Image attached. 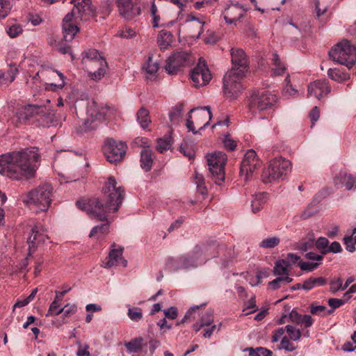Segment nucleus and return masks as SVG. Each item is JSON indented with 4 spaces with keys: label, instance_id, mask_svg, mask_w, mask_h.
<instances>
[{
    "label": "nucleus",
    "instance_id": "1",
    "mask_svg": "<svg viewBox=\"0 0 356 356\" xmlns=\"http://www.w3.org/2000/svg\"><path fill=\"white\" fill-rule=\"evenodd\" d=\"M40 155L38 148H24L0 156V174L15 180L34 177Z\"/></svg>",
    "mask_w": 356,
    "mask_h": 356
},
{
    "label": "nucleus",
    "instance_id": "2",
    "mask_svg": "<svg viewBox=\"0 0 356 356\" xmlns=\"http://www.w3.org/2000/svg\"><path fill=\"white\" fill-rule=\"evenodd\" d=\"M76 204L79 209L104 222L102 225L94 227L89 234L90 238H95L97 241L103 238L109 232L107 211L104 209V204L98 198L77 201Z\"/></svg>",
    "mask_w": 356,
    "mask_h": 356
},
{
    "label": "nucleus",
    "instance_id": "3",
    "mask_svg": "<svg viewBox=\"0 0 356 356\" xmlns=\"http://www.w3.org/2000/svg\"><path fill=\"white\" fill-rule=\"evenodd\" d=\"M53 187L50 184L40 185L21 195L22 202L35 207L36 212L47 211L51 203Z\"/></svg>",
    "mask_w": 356,
    "mask_h": 356
},
{
    "label": "nucleus",
    "instance_id": "4",
    "mask_svg": "<svg viewBox=\"0 0 356 356\" xmlns=\"http://www.w3.org/2000/svg\"><path fill=\"white\" fill-rule=\"evenodd\" d=\"M102 193L105 201L104 208L107 211V213L117 211L124 199V188L118 185L113 177H109L102 188Z\"/></svg>",
    "mask_w": 356,
    "mask_h": 356
},
{
    "label": "nucleus",
    "instance_id": "5",
    "mask_svg": "<svg viewBox=\"0 0 356 356\" xmlns=\"http://www.w3.org/2000/svg\"><path fill=\"white\" fill-rule=\"evenodd\" d=\"M291 168L292 164L289 160L282 156L275 158L270 161L268 167L263 171L262 181L267 184L283 180L291 172Z\"/></svg>",
    "mask_w": 356,
    "mask_h": 356
},
{
    "label": "nucleus",
    "instance_id": "6",
    "mask_svg": "<svg viewBox=\"0 0 356 356\" xmlns=\"http://www.w3.org/2000/svg\"><path fill=\"white\" fill-rule=\"evenodd\" d=\"M329 56L333 61L351 68L356 62V47L343 40L331 49Z\"/></svg>",
    "mask_w": 356,
    "mask_h": 356
},
{
    "label": "nucleus",
    "instance_id": "7",
    "mask_svg": "<svg viewBox=\"0 0 356 356\" xmlns=\"http://www.w3.org/2000/svg\"><path fill=\"white\" fill-rule=\"evenodd\" d=\"M83 61L92 79L99 80L106 74L107 63L97 50L91 49L86 51Z\"/></svg>",
    "mask_w": 356,
    "mask_h": 356
},
{
    "label": "nucleus",
    "instance_id": "8",
    "mask_svg": "<svg viewBox=\"0 0 356 356\" xmlns=\"http://www.w3.org/2000/svg\"><path fill=\"white\" fill-rule=\"evenodd\" d=\"M227 155L222 152H216L207 156V163L211 178L217 185H222L225 181V165Z\"/></svg>",
    "mask_w": 356,
    "mask_h": 356
},
{
    "label": "nucleus",
    "instance_id": "9",
    "mask_svg": "<svg viewBox=\"0 0 356 356\" xmlns=\"http://www.w3.org/2000/svg\"><path fill=\"white\" fill-rule=\"evenodd\" d=\"M245 74L234 70L228 71L223 78L225 95L229 99L236 98L242 91L241 80Z\"/></svg>",
    "mask_w": 356,
    "mask_h": 356
},
{
    "label": "nucleus",
    "instance_id": "10",
    "mask_svg": "<svg viewBox=\"0 0 356 356\" xmlns=\"http://www.w3.org/2000/svg\"><path fill=\"white\" fill-rule=\"evenodd\" d=\"M216 245H203L202 246L197 245L195 247L191 255H183L179 258L180 266L176 267L175 269L179 268H187L191 266H196L197 260L202 254H204L208 259L209 257H215V254H210L209 252L215 251L216 250Z\"/></svg>",
    "mask_w": 356,
    "mask_h": 356
},
{
    "label": "nucleus",
    "instance_id": "11",
    "mask_svg": "<svg viewBox=\"0 0 356 356\" xmlns=\"http://www.w3.org/2000/svg\"><path fill=\"white\" fill-rule=\"evenodd\" d=\"M277 100L276 95L270 93L268 91H257L251 96L249 105L253 111H262L272 108L276 104Z\"/></svg>",
    "mask_w": 356,
    "mask_h": 356
},
{
    "label": "nucleus",
    "instance_id": "12",
    "mask_svg": "<svg viewBox=\"0 0 356 356\" xmlns=\"http://www.w3.org/2000/svg\"><path fill=\"white\" fill-rule=\"evenodd\" d=\"M193 61V56L187 51H176L166 60L165 69L169 74H175L181 67L189 65Z\"/></svg>",
    "mask_w": 356,
    "mask_h": 356
},
{
    "label": "nucleus",
    "instance_id": "13",
    "mask_svg": "<svg viewBox=\"0 0 356 356\" xmlns=\"http://www.w3.org/2000/svg\"><path fill=\"white\" fill-rule=\"evenodd\" d=\"M127 146L125 143L107 138L103 146V152L107 161L111 163L120 161L125 155Z\"/></svg>",
    "mask_w": 356,
    "mask_h": 356
},
{
    "label": "nucleus",
    "instance_id": "14",
    "mask_svg": "<svg viewBox=\"0 0 356 356\" xmlns=\"http://www.w3.org/2000/svg\"><path fill=\"white\" fill-rule=\"evenodd\" d=\"M70 2L74 5V8L67 14H72V17L87 21L90 17L97 16L91 0H71Z\"/></svg>",
    "mask_w": 356,
    "mask_h": 356
},
{
    "label": "nucleus",
    "instance_id": "15",
    "mask_svg": "<svg viewBox=\"0 0 356 356\" xmlns=\"http://www.w3.org/2000/svg\"><path fill=\"white\" fill-rule=\"evenodd\" d=\"M259 161L254 150L250 149L247 151L241 161L240 168V176L247 181L252 175L253 172L260 166Z\"/></svg>",
    "mask_w": 356,
    "mask_h": 356
},
{
    "label": "nucleus",
    "instance_id": "16",
    "mask_svg": "<svg viewBox=\"0 0 356 356\" xmlns=\"http://www.w3.org/2000/svg\"><path fill=\"white\" fill-rule=\"evenodd\" d=\"M191 78L195 87L207 85L211 79V74L204 59L200 58L197 65L191 70Z\"/></svg>",
    "mask_w": 356,
    "mask_h": 356
},
{
    "label": "nucleus",
    "instance_id": "17",
    "mask_svg": "<svg viewBox=\"0 0 356 356\" xmlns=\"http://www.w3.org/2000/svg\"><path fill=\"white\" fill-rule=\"evenodd\" d=\"M113 111L114 108L108 106L99 108L97 104L94 101L88 103L86 110L87 115L90 118L91 122H93L95 120L100 121L109 118ZM89 122L90 119L86 120V127Z\"/></svg>",
    "mask_w": 356,
    "mask_h": 356
},
{
    "label": "nucleus",
    "instance_id": "18",
    "mask_svg": "<svg viewBox=\"0 0 356 356\" xmlns=\"http://www.w3.org/2000/svg\"><path fill=\"white\" fill-rule=\"evenodd\" d=\"M48 238L46 230L41 226L35 225L31 229V234L27 239L29 244V256H31L35 251L37 248L44 243Z\"/></svg>",
    "mask_w": 356,
    "mask_h": 356
},
{
    "label": "nucleus",
    "instance_id": "19",
    "mask_svg": "<svg viewBox=\"0 0 356 356\" xmlns=\"http://www.w3.org/2000/svg\"><path fill=\"white\" fill-rule=\"evenodd\" d=\"M120 15L127 20L132 19L140 13V8L132 0H117Z\"/></svg>",
    "mask_w": 356,
    "mask_h": 356
},
{
    "label": "nucleus",
    "instance_id": "20",
    "mask_svg": "<svg viewBox=\"0 0 356 356\" xmlns=\"http://www.w3.org/2000/svg\"><path fill=\"white\" fill-rule=\"evenodd\" d=\"M190 113H193L195 125L199 129L206 127L211 119L212 114L209 106L191 109Z\"/></svg>",
    "mask_w": 356,
    "mask_h": 356
},
{
    "label": "nucleus",
    "instance_id": "21",
    "mask_svg": "<svg viewBox=\"0 0 356 356\" xmlns=\"http://www.w3.org/2000/svg\"><path fill=\"white\" fill-rule=\"evenodd\" d=\"M307 91L309 95L319 99L331 92V87L327 79H318L308 86Z\"/></svg>",
    "mask_w": 356,
    "mask_h": 356
},
{
    "label": "nucleus",
    "instance_id": "22",
    "mask_svg": "<svg viewBox=\"0 0 356 356\" xmlns=\"http://www.w3.org/2000/svg\"><path fill=\"white\" fill-rule=\"evenodd\" d=\"M232 63L233 67L231 70L243 72L245 74L248 70V59L244 51L241 49H231Z\"/></svg>",
    "mask_w": 356,
    "mask_h": 356
},
{
    "label": "nucleus",
    "instance_id": "23",
    "mask_svg": "<svg viewBox=\"0 0 356 356\" xmlns=\"http://www.w3.org/2000/svg\"><path fill=\"white\" fill-rule=\"evenodd\" d=\"M246 10L239 3H231L224 10L222 14L227 24H233L243 17Z\"/></svg>",
    "mask_w": 356,
    "mask_h": 356
},
{
    "label": "nucleus",
    "instance_id": "24",
    "mask_svg": "<svg viewBox=\"0 0 356 356\" xmlns=\"http://www.w3.org/2000/svg\"><path fill=\"white\" fill-rule=\"evenodd\" d=\"M36 121L44 127L56 126L58 119L54 113L50 112L45 106H40Z\"/></svg>",
    "mask_w": 356,
    "mask_h": 356
},
{
    "label": "nucleus",
    "instance_id": "25",
    "mask_svg": "<svg viewBox=\"0 0 356 356\" xmlns=\"http://www.w3.org/2000/svg\"><path fill=\"white\" fill-rule=\"evenodd\" d=\"M72 14H67L63 19V40L65 42L72 41L79 29L72 23Z\"/></svg>",
    "mask_w": 356,
    "mask_h": 356
},
{
    "label": "nucleus",
    "instance_id": "26",
    "mask_svg": "<svg viewBox=\"0 0 356 356\" xmlns=\"http://www.w3.org/2000/svg\"><path fill=\"white\" fill-rule=\"evenodd\" d=\"M123 249H112L106 257V261L104 263L105 268H111L119 264L124 267L127 266V261L122 258Z\"/></svg>",
    "mask_w": 356,
    "mask_h": 356
},
{
    "label": "nucleus",
    "instance_id": "27",
    "mask_svg": "<svg viewBox=\"0 0 356 356\" xmlns=\"http://www.w3.org/2000/svg\"><path fill=\"white\" fill-rule=\"evenodd\" d=\"M38 111L39 106L37 105L29 104L22 107L17 113L19 122L21 124L26 123L32 118L36 120Z\"/></svg>",
    "mask_w": 356,
    "mask_h": 356
},
{
    "label": "nucleus",
    "instance_id": "28",
    "mask_svg": "<svg viewBox=\"0 0 356 356\" xmlns=\"http://www.w3.org/2000/svg\"><path fill=\"white\" fill-rule=\"evenodd\" d=\"M185 29L189 36L198 38L203 32V23L191 16L186 21Z\"/></svg>",
    "mask_w": 356,
    "mask_h": 356
},
{
    "label": "nucleus",
    "instance_id": "29",
    "mask_svg": "<svg viewBox=\"0 0 356 356\" xmlns=\"http://www.w3.org/2000/svg\"><path fill=\"white\" fill-rule=\"evenodd\" d=\"M334 182L335 186L343 185L347 190H351L355 182L353 175L348 174L345 171H341L334 178Z\"/></svg>",
    "mask_w": 356,
    "mask_h": 356
},
{
    "label": "nucleus",
    "instance_id": "30",
    "mask_svg": "<svg viewBox=\"0 0 356 356\" xmlns=\"http://www.w3.org/2000/svg\"><path fill=\"white\" fill-rule=\"evenodd\" d=\"M271 62L273 65V67L272 68L273 75L280 76L285 73L286 70V65L285 63L281 60L280 56L276 52H274L272 54Z\"/></svg>",
    "mask_w": 356,
    "mask_h": 356
},
{
    "label": "nucleus",
    "instance_id": "31",
    "mask_svg": "<svg viewBox=\"0 0 356 356\" xmlns=\"http://www.w3.org/2000/svg\"><path fill=\"white\" fill-rule=\"evenodd\" d=\"M173 41V35L170 32L162 30L157 36V44L161 49H166Z\"/></svg>",
    "mask_w": 356,
    "mask_h": 356
},
{
    "label": "nucleus",
    "instance_id": "32",
    "mask_svg": "<svg viewBox=\"0 0 356 356\" xmlns=\"http://www.w3.org/2000/svg\"><path fill=\"white\" fill-rule=\"evenodd\" d=\"M153 163L152 151L144 149L140 152V166L146 172L151 170Z\"/></svg>",
    "mask_w": 356,
    "mask_h": 356
},
{
    "label": "nucleus",
    "instance_id": "33",
    "mask_svg": "<svg viewBox=\"0 0 356 356\" xmlns=\"http://www.w3.org/2000/svg\"><path fill=\"white\" fill-rule=\"evenodd\" d=\"M144 346V339L141 337L132 339L124 343V346L129 353H136L140 351Z\"/></svg>",
    "mask_w": 356,
    "mask_h": 356
},
{
    "label": "nucleus",
    "instance_id": "34",
    "mask_svg": "<svg viewBox=\"0 0 356 356\" xmlns=\"http://www.w3.org/2000/svg\"><path fill=\"white\" fill-rule=\"evenodd\" d=\"M327 76L330 79L338 83H342L350 79V74L339 68H330L327 70Z\"/></svg>",
    "mask_w": 356,
    "mask_h": 356
},
{
    "label": "nucleus",
    "instance_id": "35",
    "mask_svg": "<svg viewBox=\"0 0 356 356\" xmlns=\"http://www.w3.org/2000/svg\"><path fill=\"white\" fill-rule=\"evenodd\" d=\"M327 284V280L323 277H313L305 280L303 282L302 289L309 291L316 286H324Z\"/></svg>",
    "mask_w": 356,
    "mask_h": 356
},
{
    "label": "nucleus",
    "instance_id": "36",
    "mask_svg": "<svg viewBox=\"0 0 356 356\" xmlns=\"http://www.w3.org/2000/svg\"><path fill=\"white\" fill-rule=\"evenodd\" d=\"M267 193H257L254 195L253 200H252V211L256 213L259 211L266 203Z\"/></svg>",
    "mask_w": 356,
    "mask_h": 356
},
{
    "label": "nucleus",
    "instance_id": "37",
    "mask_svg": "<svg viewBox=\"0 0 356 356\" xmlns=\"http://www.w3.org/2000/svg\"><path fill=\"white\" fill-rule=\"evenodd\" d=\"M287 261L284 259L277 260L273 268V273L278 277L289 276V266Z\"/></svg>",
    "mask_w": 356,
    "mask_h": 356
},
{
    "label": "nucleus",
    "instance_id": "38",
    "mask_svg": "<svg viewBox=\"0 0 356 356\" xmlns=\"http://www.w3.org/2000/svg\"><path fill=\"white\" fill-rule=\"evenodd\" d=\"M137 121L143 129H146L151 122L149 111L141 107L136 113Z\"/></svg>",
    "mask_w": 356,
    "mask_h": 356
},
{
    "label": "nucleus",
    "instance_id": "39",
    "mask_svg": "<svg viewBox=\"0 0 356 356\" xmlns=\"http://www.w3.org/2000/svg\"><path fill=\"white\" fill-rule=\"evenodd\" d=\"M17 72L18 70L15 66H10L6 73L0 71V86L13 82Z\"/></svg>",
    "mask_w": 356,
    "mask_h": 356
},
{
    "label": "nucleus",
    "instance_id": "40",
    "mask_svg": "<svg viewBox=\"0 0 356 356\" xmlns=\"http://www.w3.org/2000/svg\"><path fill=\"white\" fill-rule=\"evenodd\" d=\"M293 279L289 276L277 277L276 279L270 281L268 284V289L275 291L281 287V283H290Z\"/></svg>",
    "mask_w": 356,
    "mask_h": 356
},
{
    "label": "nucleus",
    "instance_id": "41",
    "mask_svg": "<svg viewBox=\"0 0 356 356\" xmlns=\"http://www.w3.org/2000/svg\"><path fill=\"white\" fill-rule=\"evenodd\" d=\"M49 44L51 47L56 48V50L62 54H69L71 56L72 60L74 59V57L73 54L72 53L71 47L68 44H63L60 42H57L56 40L54 42L49 40Z\"/></svg>",
    "mask_w": 356,
    "mask_h": 356
},
{
    "label": "nucleus",
    "instance_id": "42",
    "mask_svg": "<svg viewBox=\"0 0 356 356\" xmlns=\"http://www.w3.org/2000/svg\"><path fill=\"white\" fill-rule=\"evenodd\" d=\"M172 145L171 136H165L157 140L156 149L160 153H163L169 149Z\"/></svg>",
    "mask_w": 356,
    "mask_h": 356
},
{
    "label": "nucleus",
    "instance_id": "43",
    "mask_svg": "<svg viewBox=\"0 0 356 356\" xmlns=\"http://www.w3.org/2000/svg\"><path fill=\"white\" fill-rule=\"evenodd\" d=\"M280 243V238L273 236L264 238L259 243V247L265 249H270L277 246Z\"/></svg>",
    "mask_w": 356,
    "mask_h": 356
},
{
    "label": "nucleus",
    "instance_id": "44",
    "mask_svg": "<svg viewBox=\"0 0 356 356\" xmlns=\"http://www.w3.org/2000/svg\"><path fill=\"white\" fill-rule=\"evenodd\" d=\"M127 316L132 321L138 322L143 318V310L141 308L137 307H129L128 309Z\"/></svg>",
    "mask_w": 356,
    "mask_h": 356
},
{
    "label": "nucleus",
    "instance_id": "45",
    "mask_svg": "<svg viewBox=\"0 0 356 356\" xmlns=\"http://www.w3.org/2000/svg\"><path fill=\"white\" fill-rule=\"evenodd\" d=\"M285 330L289 335V339L292 341H298L301 338L302 333L300 329L292 325H287L285 327Z\"/></svg>",
    "mask_w": 356,
    "mask_h": 356
},
{
    "label": "nucleus",
    "instance_id": "46",
    "mask_svg": "<svg viewBox=\"0 0 356 356\" xmlns=\"http://www.w3.org/2000/svg\"><path fill=\"white\" fill-rule=\"evenodd\" d=\"M60 298H58V295L57 294L55 297L54 301L51 303L48 312L47 314V316H53V315H58L60 314Z\"/></svg>",
    "mask_w": 356,
    "mask_h": 356
},
{
    "label": "nucleus",
    "instance_id": "47",
    "mask_svg": "<svg viewBox=\"0 0 356 356\" xmlns=\"http://www.w3.org/2000/svg\"><path fill=\"white\" fill-rule=\"evenodd\" d=\"M159 67V63L156 61H153L152 56L148 57L147 63L143 67L149 74H155Z\"/></svg>",
    "mask_w": 356,
    "mask_h": 356
},
{
    "label": "nucleus",
    "instance_id": "48",
    "mask_svg": "<svg viewBox=\"0 0 356 356\" xmlns=\"http://www.w3.org/2000/svg\"><path fill=\"white\" fill-rule=\"evenodd\" d=\"M13 6V0H0V19L6 17Z\"/></svg>",
    "mask_w": 356,
    "mask_h": 356
},
{
    "label": "nucleus",
    "instance_id": "49",
    "mask_svg": "<svg viewBox=\"0 0 356 356\" xmlns=\"http://www.w3.org/2000/svg\"><path fill=\"white\" fill-rule=\"evenodd\" d=\"M328 245H329V241L325 237H320L316 241V248L323 254H325L327 253V249L329 247Z\"/></svg>",
    "mask_w": 356,
    "mask_h": 356
},
{
    "label": "nucleus",
    "instance_id": "50",
    "mask_svg": "<svg viewBox=\"0 0 356 356\" xmlns=\"http://www.w3.org/2000/svg\"><path fill=\"white\" fill-rule=\"evenodd\" d=\"M64 317H70L77 312V307L74 304H67L60 309Z\"/></svg>",
    "mask_w": 356,
    "mask_h": 356
},
{
    "label": "nucleus",
    "instance_id": "51",
    "mask_svg": "<svg viewBox=\"0 0 356 356\" xmlns=\"http://www.w3.org/2000/svg\"><path fill=\"white\" fill-rule=\"evenodd\" d=\"M23 31L22 27L19 24H13L9 26L6 30L7 33L10 38H16Z\"/></svg>",
    "mask_w": 356,
    "mask_h": 356
},
{
    "label": "nucleus",
    "instance_id": "52",
    "mask_svg": "<svg viewBox=\"0 0 356 356\" xmlns=\"http://www.w3.org/2000/svg\"><path fill=\"white\" fill-rule=\"evenodd\" d=\"M290 339L286 337H284L278 346V349H284L285 350L291 352L296 349V347L290 341Z\"/></svg>",
    "mask_w": 356,
    "mask_h": 356
},
{
    "label": "nucleus",
    "instance_id": "53",
    "mask_svg": "<svg viewBox=\"0 0 356 356\" xmlns=\"http://www.w3.org/2000/svg\"><path fill=\"white\" fill-rule=\"evenodd\" d=\"M213 312L211 309H209L201 318V326H209L213 323Z\"/></svg>",
    "mask_w": 356,
    "mask_h": 356
},
{
    "label": "nucleus",
    "instance_id": "54",
    "mask_svg": "<svg viewBox=\"0 0 356 356\" xmlns=\"http://www.w3.org/2000/svg\"><path fill=\"white\" fill-rule=\"evenodd\" d=\"M195 183L197 184V191L203 195H206L207 193V189L204 184L203 177L198 173L195 174Z\"/></svg>",
    "mask_w": 356,
    "mask_h": 356
},
{
    "label": "nucleus",
    "instance_id": "55",
    "mask_svg": "<svg viewBox=\"0 0 356 356\" xmlns=\"http://www.w3.org/2000/svg\"><path fill=\"white\" fill-rule=\"evenodd\" d=\"M320 265V263H314V262H302L300 261L298 263V266L302 270L305 271H313L318 268Z\"/></svg>",
    "mask_w": 356,
    "mask_h": 356
},
{
    "label": "nucleus",
    "instance_id": "56",
    "mask_svg": "<svg viewBox=\"0 0 356 356\" xmlns=\"http://www.w3.org/2000/svg\"><path fill=\"white\" fill-rule=\"evenodd\" d=\"M182 108L179 107L174 108L169 113L170 122L173 124L177 123L181 115Z\"/></svg>",
    "mask_w": 356,
    "mask_h": 356
},
{
    "label": "nucleus",
    "instance_id": "57",
    "mask_svg": "<svg viewBox=\"0 0 356 356\" xmlns=\"http://www.w3.org/2000/svg\"><path fill=\"white\" fill-rule=\"evenodd\" d=\"M330 290L332 293H335L339 290H343L342 280L341 278H338L336 280H332L330 282Z\"/></svg>",
    "mask_w": 356,
    "mask_h": 356
},
{
    "label": "nucleus",
    "instance_id": "58",
    "mask_svg": "<svg viewBox=\"0 0 356 356\" xmlns=\"http://www.w3.org/2000/svg\"><path fill=\"white\" fill-rule=\"evenodd\" d=\"M344 304V301L341 299L338 298H330L328 300V305L332 307V309L328 310V314H332L333 310L339 308L340 306Z\"/></svg>",
    "mask_w": 356,
    "mask_h": 356
},
{
    "label": "nucleus",
    "instance_id": "59",
    "mask_svg": "<svg viewBox=\"0 0 356 356\" xmlns=\"http://www.w3.org/2000/svg\"><path fill=\"white\" fill-rule=\"evenodd\" d=\"M223 143L225 148L230 151H233L236 147V142L232 139L229 134L225 136Z\"/></svg>",
    "mask_w": 356,
    "mask_h": 356
},
{
    "label": "nucleus",
    "instance_id": "60",
    "mask_svg": "<svg viewBox=\"0 0 356 356\" xmlns=\"http://www.w3.org/2000/svg\"><path fill=\"white\" fill-rule=\"evenodd\" d=\"M343 243L346 245V249L350 252H353L355 251V243H353V239L351 238V236H345L343 238Z\"/></svg>",
    "mask_w": 356,
    "mask_h": 356
},
{
    "label": "nucleus",
    "instance_id": "61",
    "mask_svg": "<svg viewBox=\"0 0 356 356\" xmlns=\"http://www.w3.org/2000/svg\"><path fill=\"white\" fill-rule=\"evenodd\" d=\"M165 318L170 319H175L177 317L178 311L175 307H170V308L164 310Z\"/></svg>",
    "mask_w": 356,
    "mask_h": 356
},
{
    "label": "nucleus",
    "instance_id": "62",
    "mask_svg": "<svg viewBox=\"0 0 356 356\" xmlns=\"http://www.w3.org/2000/svg\"><path fill=\"white\" fill-rule=\"evenodd\" d=\"M300 259V257L293 253H289L286 255V259H284V260L287 261V266L290 267L293 264H296L299 260Z\"/></svg>",
    "mask_w": 356,
    "mask_h": 356
},
{
    "label": "nucleus",
    "instance_id": "63",
    "mask_svg": "<svg viewBox=\"0 0 356 356\" xmlns=\"http://www.w3.org/2000/svg\"><path fill=\"white\" fill-rule=\"evenodd\" d=\"M303 315L300 314L295 310H292L289 314L290 320L296 323V324H302V318Z\"/></svg>",
    "mask_w": 356,
    "mask_h": 356
},
{
    "label": "nucleus",
    "instance_id": "64",
    "mask_svg": "<svg viewBox=\"0 0 356 356\" xmlns=\"http://www.w3.org/2000/svg\"><path fill=\"white\" fill-rule=\"evenodd\" d=\"M309 118L312 120V124L318 120L320 117V109L318 106H314L309 113Z\"/></svg>",
    "mask_w": 356,
    "mask_h": 356
}]
</instances>
